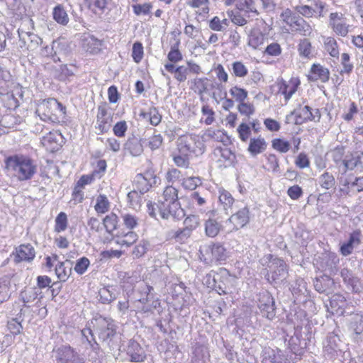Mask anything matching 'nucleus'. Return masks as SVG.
<instances>
[{"label": "nucleus", "mask_w": 363, "mask_h": 363, "mask_svg": "<svg viewBox=\"0 0 363 363\" xmlns=\"http://www.w3.org/2000/svg\"><path fill=\"white\" fill-rule=\"evenodd\" d=\"M203 137L206 139H212L218 142L225 143L228 140V135L226 133L221 130H214L213 128H208L206 130Z\"/></svg>", "instance_id": "47"}, {"label": "nucleus", "mask_w": 363, "mask_h": 363, "mask_svg": "<svg viewBox=\"0 0 363 363\" xmlns=\"http://www.w3.org/2000/svg\"><path fill=\"white\" fill-rule=\"evenodd\" d=\"M230 20L226 18H221L220 16H214L209 21V28L216 32L225 31L230 25Z\"/></svg>", "instance_id": "40"}, {"label": "nucleus", "mask_w": 363, "mask_h": 363, "mask_svg": "<svg viewBox=\"0 0 363 363\" xmlns=\"http://www.w3.org/2000/svg\"><path fill=\"white\" fill-rule=\"evenodd\" d=\"M144 147L143 138L138 139L136 137L128 138L125 144V149L133 157L140 155Z\"/></svg>", "instance_id": "34"}, {"label": "nucleus", "mask_w": 363, "mask_h": 363, "mask_svg": "<svg viewBox=\"0 0 363 363\" xmlns=\"http://www.w3.org/2000/svg\"><path fill=\"white\" fill-rule=\"evenodd\" d=\"M141 116L154 126L157 125L162 120V116L156 108H150L148 112L143 113Z\"/></svg>", "instance_id": "54"}, {"label": "nucleus", "mask_w": 363, "mask_h": 363, "mask_svg": "<svg viewBox=\"0 0 363 363\" xmlns=\"http://www.w3.org/2000/svg\"><path fill=\"white\" fill-rule=\"evenodd\" d=\"M208 214L209 218L204 223L205 234L209 238H215L221 229V224L216 219L211 218V216L214 215L213 211H208L206 215Z\"/></svg>", "instance_id": "32"}, {"label": "nucleus", "mask_w": 363, "mask_h": 363, "mask_svg": "<svg viewBox=\"0 0 363 363\" xmlns=\"http://www.w3.org/2000/svg\"><path fill=\"white\" fill-rule=\"evenodd\" d=\"M191 138L187 136H182L178 139L177 147L180 154L189 155L191 152V144L190 143Z\"/></svg>", "instance_id": "60"}, {"label": "nucleus", "mask_w": 363, "mask_h": 363, "mask_svg": "<svg viewBox=\"0 0 363 363\" xmlns=\"http://www.w3.org/2000/svg\"><path fill=\"white\" fill-rule=\"evenodd\" d=\"M118 218L116 214L111 213L107 215L103 220V224L106 230L108 233H111L116 229Z\"/></svg>", "instance_id": "58"}, {"label": "nucleus", "mask_w": 363, "mask_h": 363, "mask_svg": "<svg viewBox=\"0 0 363 363\" xmlns=\"http://www.w3.org/2000/svg\"><path fill=\"white\" fill-rule=\"evenodd\" d=\"M250 221V211L247 206L241 208L232 214L225 222L228 232L238 230L245 227Z\"/></svg>", "instance_id": "11"}, {"label": "nucleus", "mask_w": 363, "mask_h": 363, "mask_svg": "<svg viewBox=\"0 0 363 363\" xmlns=\"http://www.w3.org/2000/svg\"><path fill=\"white\" fill-rule=\"evenodd\" d=\"M55 271L60 281H66L71 274V264L68 261L57 262L55 264Z\"/></svg>", "instance_id": "38"}, {"label": "nucleus", "mask_w": 363, "mask_h": 363, "mask_svg": "<svg viewBox=\"0 0 363 363\" xmlns=\"http://www.w3.org/2000/svg\"><path fill=\"white\" fill-rule=\"evenodd\" d=\"M339 262L340 259L335 252H325L316 259V264L319 270L333 275L337 271Z\"/></svg>", "instance_id": "10"}, {"label": "nucleus", "mask_w": 363, "mask_h": 363, "mask_svg": "<svg viewBox=\"0 0 363 363\" xmlns=\"http://www.w3.org/2000/svg\"><path fill=\"white\" fill-rule=\"evenodd\" d=\"M145 147L150 148L152 151L158 150L163 143V137L160 133H156L155 130L154 134L149 138H143Z\"/></svg>", "instance_id": "45"}, {"label": "nucleus", "mask_w": 363, "mask_h": 363, "mask_svg": "<svg viewBox=\"0 0 363 363\" xmlns=\"http://www.w3.org/2000/svg\"><path fill=\"white\" fill-rule=\"evenodd\" d=\"M158 178L152 171H146L144 174L135 175L133 181L134 189L138 190L140 194L147 192L150 189L157 183Z\"/></svg>", "instance_id": "14"}, {"label": "nucleus", "mask_w": 363, "mask_h": 363, "mask_svg": "<svg viewBox=\"0 0 363 363\" xmlns=\"http://www.w3.org/2000/svg\"><path fill=\"white\" fill-rule=\"evenodd\" d=\"M121 218L123 225L128 230H133L139 225V218L135 215L129 213H122Z\"/></svg>", "instance_id": "51"}, {"label": "nucleus", "mask_w": 363, "mask_h": 363, "mask_svg": "<svg viewBox=\"0 0 363 363\" xmlns=\"http://www.w3.org/2000/svg\"><path fill=\"white\" fill-rule=\"evenodd\" d=\"M153 287L143 282L136 286L132 293L131 300L138 311L146 313L151 312V307L147 303L154 298Z\"/></svg>", "instance_id": "4"}, {"label": "nucleus", "mask_w": 363, "mask_h": 363, "mask_svg": "<svg viewBox=\"0 0 363 363\" xmlns=\"http://www.w3.org/2000/svg\"><path fill=\"white\" fill-rule=\"evenodd\" d=\"M89 347H86L85 355L91 363H101L104 358V352L101 350L99 345L93 339L89 340Z\"/></svg>", "instance_id": "29"}, {"label": "nucleus", "mask_w": 363, "mask_h": 363, "mask_svg": "<svg viewBox=\"0 0 363 363\" xmlns=\"http://www.w3.org/2000/svg\"><path fill=\"white\" fill-rule=\"evenodd\" d=\"M112 123V113L108 112L105 107L99 106L98 108L96 121L94 126L95 129L96 130V133L97 135H101L107 133L110 130Z\"/></svg>", "instance_id": "16"}, {"label": "nucleus", "mask_w": 363, "mask_h": 363, "mask_svg": "<svg viewBox=\"0 0 363 363\" xmlns=\"http://www.w3.org/2000/svg\"><path fill=\"white\" fill-rule=\"evenodd\" d=\"M138 238V234L133 230H129L125 233H121V235H117V243L121 245L130 246L135 242Z\"/></svg>", "instance_id": "48"}, {"label": "nucleus", "mask_w": 363, "mask_h": 363, "mask_svg": "<svg viewBox=\"0 0 363 363\" xmlns=\"http://www.w3.org/2000/svg\"><path fill=\"white\" fill-rule=\"evenodd\" d=\"M217 277L218 285L216 292L220 295L233 294L236 289L237 278L231 276L226 269L221 270Z\"/></svg>", "instance_id": "13"}, {"label": "nucleus", "mask_w": 363, "mask_h": 363, "mask_svg": "<svg viewBox=\"0 0 363 363\" xmlns=\"http://www.w3.org/2000/svg\"><path fill=\"white\" fill-rule=\"evenodd\" d=\"M282 21L286 23L291 31L298 33L303 36H308L312 33L311 25L296 13L286 9L281 13Z\"/></svg>", "instance_id": "5"}, {"label": "nucleus", "mask_w": 363, "mask_h": 363, "mask_svg": "<svg viewBox=\"0 0 363 363\" xmlns=\"http://www.w3.org/2000/svg\"><path fill=\"white\" fill-rule=\"evenodd\" d=\"M102 43L91 35H84L82 38V48L86 52L97 54L101 50Z\"/></svg>", "instance_id": "26"}, {"label": "nucleus", "mask_w": 363, "mask_h": 363, "mask_svg": "<svg viewBox=\"0 0 363 363\" xmlns=\"http://www.w3.org/2000/svg\"><path fill=\"white\" fill-rule=\"evenodd\" d=\"M340 276L349 290L354 293L360 291L361 285L359 279L351 270L347 268L342 269Z\"/></svg>", "instance_id": "24"}, {"label": "nucleus", "mask_w": 363, "mask_h": 363, "mask_svg": "<svg viewBox=\"0 0 363 363\" xmlns=\"http://www.w3.org/2000/svg\"><path fill=\"white\" fill-rule=\"evenodd\" d=\"M361 243V231L355 230L352 232L348 240L341 244L340 252L343 256H348L353 252L354 247H357Z\"/></svg>", "instance_id": "23"}, {"label": "nucleus", "mask_w": 363, "mask_h": 363, "mask_svg": "<svg viewBox=\"0 0 363 363\" xmlns=\"http://www.w3.org/2000/svg\"><path fill=\"white\" fill-rule=\"evenodd\" d=\"M266 148L267 143L264 138L259 136L250 138L247 151L252 156H256L264 152Z\"/></svg>", "instance_id": "37"}, {"label": "nucleus", "mask_w": 363, "mask_h": 363, "mask_svg": "<svg viewBox=\"0 0 363 363\" xmlns=\"http://www.w3.org/2000/svg\"><path fill=\"white\" fill-rule=\"evenodd\" d=\"M116 325L111 318H101L98 320V335L100 340L108 345L116 334Z\"/></svg>", "instance_id": "15"}, {"label": "nucleus", "mask_w": 363, "mask_h": 363, "mask_svg": "<svg viewBox=\"0 0 363 363\" xmlns=\"http://www.w3.org/2000/svg\"><path fill=\"white\" fill-rule=\"evenodd\" d=\"M110 202L104 194H99L96 199L94 210L98 214H104L109 211Z\"/></svg>", "instance_id": "49"}, {"label": "nucleus", "mask_w": 363, "mask_h": 363, "mask_svg": "<svg viewBox=\"0 0 363 363\" xmlns=\"http://www.w3.org/2000/svg\"><path fill=\"white\" fill-rule=\"evenodd\" d=\"M186 4L190 8L197 9L198 16H206L210 11V0H186Z\"/></svg>", "instance_id": "36"}, {"label": "nucleus", "mask_w": 363, "mask_h": 363, "mask_svg": "<svg viewBox=\"0 0 363 363\" xmlns=\"http://www.w3.org/2000/svg\"><path fill=\"white\" fill-rule=\"evenodd\" d=\"M240 12L247 14L248 17H255L258 15V11L253 0H241L237 5Z\"/></svg>", "instance_id": "43"}, {"label": "nucleus", "mask_w": 363, "mask_h": 363, "mask_svg": "<svg viewBox=\"0 0 363 363\" xmlns=\"http://www.w3.org/2000/svg\"><path fill=\"white\" fill-rule=\"evenodd\" d=\"M63 137L57 131H50L41 139V143L45 149L50 152L57 151L62 146Z\"/></svg>", "instance_id": "20"}, {"label": "nucleus", "mask_w": 363, "mask_h": 363, "mask_svg": "<svg viewBox=\"0 0 363 363\" xmlns=\"http://www.w3.org/2000/svg\"><path fill=\"white\" fill-rule=\"evenodd\" d=\"M111 286L104 287L99 291L100 301L104 304H108L116 298V294Z\"/></svg>", "instance_id": "53"}, {"label": "nucleus", "mask_w": 363, "mask_h": 363, "mask_svg": "<svg viewBox=\"0 0 363 363\" xmlns=\"http://www.w3.org/2000/svg\"><path fill=\"white\" fill-rule=\"evenodd\" d=\"M55 231L56 233H61L65 231L68 225L67 216L64 212H60L55 220Z\"/></svg>", "instance_id": "61"}, {"label": "nucleus", "mask_w": 363, "mask_h": 363, "mask_svg": "<svg viewBox=\"0 0 363 363\" xmlns=\"http://www.w3.org/2000/svg\"><path fill=\"white\" fill-rule=\"evenodd\" d=\"M291 291L296 304H309L311 306L313 303L310 299L309 291L307 289L306 283L303 279H297L295 283L291 285Z\"/></svg>", "instance_id": "12"}, {"label": "nucleus", "mask_w": 363, "mask_h": 363, "mask_svg": "<svg viewBox=\"0 0 363 363\" xmlns=\"http://www.w3.org/2000/svg\"><path fill=\"white\" fill-rule=\"evenodd\" d=\"M53 19L62 26H67L69 21V16L62 4H57L52 11Z\"/></svg>", "instance_id": "42"}, {"label": "nucleus", "mask_w": 363, "mask_h": 363, "mask_svg": "<svg viewBox=\"0 0 363 363\" xmlns=\"http://www.w3.org/2000/svg\"><path fill=\"white\" fill-rule=\"evenodd\" d=\"M301 330L302 328L299 326L294 328V335L288 340L291 352L296 355H301L306 345V340L302 337Z\"/></svg>", "instance_id": "21"}, {"label": "nucleus", "mask_w": 363, "mask_h": 363, "mask_svg": "<svg viewBox=\"0 0 363 363\" xmlns=\"http://www.w3.org/2000/svg\"><path fill=\"white\" fill-rule=\"evenodd\" d=\"M350 328L357 335L363 333V315L355 314L352 316Z\"/></svg>", "instance_id": "57"}, {"label": "nucleus", "mask_w": 363, "mask_h": 363, "mask_svg": "<svg viewBox=\"0 0 363 363\" xmlns=\"http://www.w3.org/2000/svg\"><path fill=\"white\" fill-rule=\"evenodd\" d=\"M120 350L125 353L130 362H142L146 358L144 349L137 341L133 339L123 342L121 345Z\"/></svg>", "instance_id": "9"}, {"label": "nucleus", "mask_w": 363, "mask_h": 363, "mask_svg": "<svg viewBox=\"0 0 363 363\" xmlns=\"http://www.w3.org/2000/svg\"><path fill=\"white\" fill-rule=\"evenodd\" d=\"M258 307L262 316L266 317L269 320L273 319L275 316L274 298L269 293H265L260 296Z\"/></svg>", "instance_id": "19"}, {"label": "nucleus", "mask_w": 363, "mask_h": 363, "mask_svg": "<svg viewBox=\"0 0 363 363\" xmlns=\"http://www.w3.org/2000/svg\"><path fill=\"white\" fill-rule=\"evenodd\" d=\"M6 164L7 168L13 172V175L19 181L30 179L37 171V166L34 161L23 155H16L8 157Z\"/></svg>", "instance_id": "3"}, {"label": "nucleus", "mask_w": 363, "mask_h": 363, "mask_svg": "<svg viewBox=\"0 0 363 363\" xmlns=\"http://www.w3.org/2000/svg\"><path fill=\"white\" fill-rule=\"evenodd\" d=\"M293 114L295 115V123L302 124L310 121V116H311V108L308 106H305L295 111Z\"/></svg>", "instance_id": "50"}, {"label": "nucleus", "mask_w": 363, "mask_h": 363, "mask_svg": "<svg viewBox=\"0 0 363 363\" xmlns=\"http://www.w3.org/2000/svg\"><path fill=\"white\" fill-rule=\"evenodd\" d=\"M43 110L45 119L52 122L55 121L58 118H64L66 114V107L54 98L44 100L39 106V111Z\"/></svg>", "instance_id": "7"}, {"label": "nucleus", "mask_w": 363, "mask_h": 363, "mask_svg": "<svg viewBox=\"0 0 363 363\" xmlns=\"http://www.w3.org/2000/svg\"><path fill=\"white\" fill-rule=\"evenodd\" d=\"M157 207L160 217L165 220L172 218L179 220L185 216V212L178 201V191L172 185L164 189Z\"/></svg>", "instance_id": "2"}, {"label": "nucleus", "mask_w": 363, "mask_h": 363, "mask_svg": "<svg viewBox=\"0 0 363 363\" xmlns=\"http://www.w3.org/2000/svg\"><path fill=\"white\" fill-rule=\"evenodd\" d=\"M345 148L343 147H337L331 152V157L333 162L337 166L342 164L345 167Z\"/></svg>", "instance_id": "64"}, {"label": "nucleus", "mask_w": 363, "mask_h": 363, "mask_svg": "<svg viewBox=\"0 0 363 363\" xmlns=\"http://www.w3.org/2000/svg\"><path fill=\"white\" fill-rule=\"evenodd\" d=\"M354 179L355 177L352 174H342L341 177L339 178V191L341 192V194H348L350 190L354 189L352 183H354Z\"/></svg>", "instance_id": "41"}, {"label": "nucleus", "mask_w": 363, "mask_h": 363, "mask_svg": "<svg viewBox=\"0 0 363 363\" xmlns=\"http://www.w3.org/2000/svg\"><path fill=\"white\" fill-rule=\"evenodd\" d=\"M170 234L171 238L175 239L177 242H184L191 236V233L184 227L177 230H172Z\"/></svg>", "instance_id": "63"}, {"label": "nucleus", "mask_w": 363, "mask_h": 363, "mask_svg": "<svg viewBox=\"0 0 363 363\" xmlns=\"http://www.w3.org/2000/svg\"><path fill=\"white\" fill-rule=\"evenodd\" d=\"M330 26L338 35L345 37L349 32V25L346 18L341 13L334 12L330 14Z\"/></svg>", "instance_id": "18"}, {"label": "nucleus", "mask_w": 363, "mask_h": 363, "mask_svg": "<svg viewBox=\"0 0 363 363\" xmlns=\"http://www.w3.org/2000/svg\"><path fill=\"white\" fill-rule=\"evenodd\" d=\"M237 132L238 134L239 139L242 142L246 143L249 140H250L252 130L249 124L245 122L240 123L237 128Z\"/></svg>", "instance_id": "59"}, {"label": "nucleus", "mask_w": 363, "mask_h": 363, "mask_svg": "<svg viewBox=\"0 0 363 363\" xmlns=\"http://www.w3.org/2000/svg\"><path fill=\"white\" fill-rule=\"evenodd\" d=\"M329 70L319 64H313L307 74L309 81L320 80L322 82H327L329 79Z\"/></svg>", "instance_id": "31"}, {"label": "nucleus", "mask_w": 363, "mask_h": 363, "mask_svg": "<svg viewBox=\"0 0 363 363\" xmlns=\"http://www.w3.org/2000/svg\"><path fill=\"white\" fill-rule=\"evenodd\" d=\"M264 41V35L257 28L251 29L248 34V45L253 49H257Z\"/></svg>", "instance_id": "39"}, {"label": "nucleus", "mask_w": 363, "mask_h": 363, "mask_svg": "<svg viewBox=\"0 0 363 363\" xmlns=\"http://www.w3.org/2000/svg\"><path fill=\"white\" fill-rule=\"evenodd\" d=\"M21 298L24 303V306H26L27 303H32L36 299L40 300L43 296L42 291L39 290V288H30L21 294Z\"/></svg>", "instance_id": "46"}, {"label": "nucleus", "mask_w": 363, "mask_h": 363, "mask_svg": "<svg viewBox=\"0 0 363 363\" xmlns=\"http://www.w3.org/2000/svg\"><path fill=\"white\" fill-rule=\"evenodd\" d=\"M35 252L30 244L21 245L16 249L14 260L18 263L23 261L30 262L34 259Z\"/></svg>", "instance_id": "30"}, {"label": "nucleus", "mask_w": 363, "mask_h": 363, "mask_svg": "<svg viewBox=\"0 0 363 363\" xmlns=\"http://www.w3.org/2000/svg\"><path fill=\"white\" fill-rule=\"evenodd\" d=\"M347 306V300L345 297L339 294L332 296L330 299V312L337 315H345L346 313L345 308Z\"/></svg>", "instance_id": "27"}, {"label": "nucleus", "mask_w": 363, "mask_h": 363, "mask_svg": "<svg viewBox=\"0 0 363 363\" xmlns=\"http://www.w3.org/2000/svg\"><path fill=\"white\" fill-rule=\"evenodd\" d=\"M313 285L318 292L325 294L326 295L333 294L336 289L334 280L328 275H323L316 278L313 282Z\"/></svg>", "instance_id": "22"}, {"label": "nucleus", "mask_w": 363, "mask_h": 363, "mask_svg": "<svg viewBox=\"0 0 363 363\" xmlns=\"http://www.w3.org/2000/svg\"><path fill=\"white\" fill-rule=\"evenodd\" d=\"M259 262L262 267V274L270 284L277 286L287 283L289 266L283 258L267 254Z\"/></svg>", "instance_id": "1"}, {"label": "nucleus", "mask_w": 363, "mask_h": 363, "mask_svg": "<svg viewBox=\"0 0 363 363\" xmlns=\"http://www.w3.org/2000/svg\"><path fill=\"white\" fill-rule=\"evenodd\" d=\"M217 275H219V273H216L213 271H211L210 273L207 274L203 279V284L206 285L208 288L213 289L216 291V289H218V278Z\"/></svg>", "instance_id": "62"}, {"label": "nucleus", "mask_w": 363, "mask_h": 363, "mask_svg": "<svg viewBox=\"0 0 363 363\" xmlns=\"http://www.w3.org/2000/svg\"><path fill=\"white\" fill-rule=\"evenodd\" d=\"M318 184L322 189L329 190L335 188L336 181L333 174L329 172H324L318 178Z\"/></svg>", "instance_id": "44"}, {"label": "nucleus", "mask_w": 363, "mask_h": 363, "mask_svg": "<svg viewBox=\"0 0 363 363\" xmlns=\"http://www.w3.org/2000/svg\"><path fill=\"white\" fill-rule=\"evenodd\" d=\"M199 258L206 264L225 261L228 258V252L219 242L204 245L200 247Z\"/></svg>", "instance_id": "6"}, {"label": "nucleus", "mask_w": 363, "mask_h": 363, "mask_svg": "<svg viewBox=\"0 0 363 363\" xmlns=\"http://www.w3.org/2000/svg\"><path fill=\"white\" fill-rule=\"evenodd\" d=\"M13 275L6 274L0 277V303L8 301L11 295V288Z\"/></svg>", "instance_id": "33"}, {"label": "nucleus", "mask_w": 363, "mask_h": 363, "mask_svg": "<svg viewBox=\"0 0 363 363\" xmlns=\"http://www.w3.org/2000/svg\"><path fill=\"white\" fill-rule=\"evenodd\" d=\"M213 99L217 103L222 102V107L225 110H228L234 105V101L231 99H227V92H213Z\"/></svg>", "instance_id": "52"}, {"label": "nucleus", "mask_w": 363, "mask_h": 363, "mask_svg": "<svg viewBox=\"0 0 363 363\" xmlns=\"http://www.w3.org/2000/svg\"><path fill=\"white\" fill-rule=\"evenodd\" d=\"M353 169L363 171V151L356 152L345 157V172Z\"/></svg>", "instance_id": "28"}, {"label": "nucleus", "mask_w": 363, "mask_h": 363, "mask_svg": "<svg viewBox=\"0 0 363 363\" xmlns=\"http://www.w3.org/2000/svg\"><path fill=\"white\" fill-rule=\"evenodd\" d=\"M56 363H85V359L69 345H61L53 350Z\"/></svg>", "instance_id": "8"}, {"label": "nucleus", "mask_w": 363, "mask_h": 363, "mask_svg": "<svg viewBox=\"0 0 363 363\" xmlns=\"http://www.w3.org/2000/svg\"><path fill=\"white\" fill-rule=\"evenodd\" d=\"M218 206L225 211V214H229L232 211L235 199L228 191L222 187L218 189Z\"/></svg>", "instance_id": "25"}, {"label": "nucleus", "mask_w": 363, "mask_h": 363, "mask_svg": "<svg viewBox=\"0 0 363 363\" xmlns=\"http://www.w3.org/2000/svg\"><path fill=\"white\" fill-rule=\"evenodd\" d=\"M261 357L262 363H289L287 355L279 348L264 347Z\"/></svg>", "instance_id": "17"}, {"label": "nucleus", "mask_w": 363, "mask_h": 363, "mask_svg": "<svg viewBox=\"0 0 363 363\" xmlns=\"http://www.w3.org/2000/svg\"><path fill=\"white\" fill-rule=\"evenodd\" d=\"M202 184L199 177H189L182 179V186L186 190L193 191Z\"/></svg>", "instance_id": "56"}, {"label": "nucleus", "mask_w": 363, "mask_h": 363, "mask_svg": "<svg viewBox=\"0 0 363 363\" xmlns=\"http://www.w3.org/2000/svg\"><path fill=\"white\" fill-rule=\"evenodd\" d=\"M210 354L204 345L196 344L191 357V363H209Z\"/></svg>", "instance_id": "35"}, {"label": "nucleus", "mask_w": 363, "mask_h": 363, "mask_svg": "<svg viewBox=\"0 0 363 363\" xmlns=\"http://www.w3.org/2000/svg\"><path fill=\"white\" fill-rule=\"evenodd\" d=\"M325 50L332 56L338 57L339 50L336 40L332 37H327L324 39Z\"/></svg>", "instance_id": "55"}]
</instances>
